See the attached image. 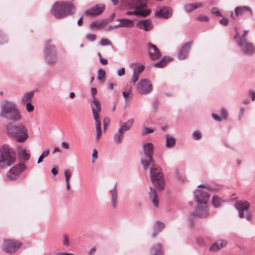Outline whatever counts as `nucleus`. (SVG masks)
Masks as SVG:
<instances>
[{
  "mask_svg": "<svg viewBox=\"0 0 255 255\" xmlns=\"http://www.w3.org/2000/svg\"><path fill=\"white\" fill-rule=\"evenodd\" d=\"M192 43L188 42L184 44L179 49L178 52V58L181 60H184L187 56L189 51L191 48Z\"/></svg>",
  "mask_w": 255,
  "mask_h": 255,
  "instance_id": "obj_22",
  "label": "nucleus"
},
{
  "mask_svg": "<svg viewBox=\"0 0 255 255\" xmlns=\"http://www.w3.org/2000/svg\"><path fill=\"white\" fill-rule=\"evenodd\" d=\"M44 57L48 64H54L57 60V52L55 45L51 44L50 40L45 43Z\"/></svg>",
  "mask_w": 255,
  "mask_h": 255,
  "instance_id": "obj_8",
  "label": "nucleus"
},
{
  "mask_svg": "<svg viewBox=\"0 0 255 255\" xmlns=\"http://www.w3.org/2000/svg\"><path fill=\"white\" fill-rule=\"evenodd\" d=\"M139 75L136 74L133 72V74H132V75L131 76V83H132L133 84L135 83L138 81V80L139 79Z\"/></svg>",
  "mask_w": 255,
  "mask_h": 255,
  "instance_id": "obj_52",
  "label": "nucleus"
},
{
  "mask_svg": "<svg viewBox=\"0 0 255 255\" xmlns=\"http://www.w3.org/2000/svg\"><path fill=\"white\" fill-rule=\"evenodd\" d=\"M100 44L101 45H112L111 42L107 38H102L100 41Z\"/></svg>",
  "mask_w": 255,
  "mask_h": 255,
  "instance_id": "obj_46",
  "label": "nucleus"
},
{
  "mask_svg": "<svg viewBox=\"0 0 255 255\" xmlns=\"http://www.w3.org/2000/svg\"><path fill=\"white\" fill-rule=\"evenodd\" d=\"M176 143L175 139L173 136L167 134L166 135V146L167 148H172Z\"/></svg>",
  "mask_w": 255,
  "mask_h": 255,
  "instance_id": "obj_31",
  "label": "nucleus"
},
{
  "mask_svg": "<svg viewBox=\"0 0 255 255\" xmlns=\"http://www.w3.org/2000/svg\"><path fill=\"white\" fill-rule=\"evenodd\" d=\"M111 198V206L113 208L116 209L118 205V192L117 184L115 183L113 188L110 191Z\"/></svg>",
  "mask_w": 255,
  "mask_h": 255,
  "instance_id": "obj_21",
  "label": "nucleus"
},
{
  "mask_svg": "<svg viewBox=\"0 0 255 255\" xmlns=\"http://www.w3.org/2000/svg\"><path fill=\"white\" fill-rule=\"evenodd\" d=\"M5 132L7 136L17 142L22 143L28 138V130L22 123L9 122L5 126Z\"/></svg>",
  "mask_w": 255,
  "mask_h": 255,
  "instance_id": "obj_1",
  "label": "nucleus"
},
{
  "mask_svg": "<svg viewBox=\"0 0 255 255\" xmlns=\"http://www.w3.org/2000/svg\"><path fill=\"white\" fill-rule=\"evenodd\" d=\"M250 94L251 96L252 101H255V92L252 91H250Z\"/></svg>",
  "mask_w": 255,
  "mask_h": 255,
  "instance_id": "obj_64",
  "label": "nucleus"
},
{
  "mask_svg": "<svg viewBox=\"0 0 255 255\" xmlns=\"http://www.w3.org/2000/svg\"><path fill=\"white\" fill-rule=\"evenodd\" d=\"M74 5L68 1H57L54 3L51 9V14L57 19L62 18L72 13Z\"/></svg>",
  "mask_w": 255,
  "mask_h": 255,
  "instance_id": "obj_5",
  "label": "nucleus"
},
{
  "mask_svg": "<svg viewBox=\"0 0 255 255\" xmlns=\"http://www.w3.org/2000/svg\"><path fill=\"white\" fill-rule=\"evenodd\" d=\"M196 19L198 20L203 21H209V17L206 15H200L196 17Z\"/></svg>",
  "mask_w": 255,
  "mask_h": 255,
  "instance_id": "obj_54",
  "label": "nucleus"
},
{
  "mask_svg": "<svg viewBox=\"0 0 255 255\" xmlns=\"http://www.w3.org/2000/svg\"><path fill=\"white\" fill-rule=\"evenodd\" d=\"M220 23L221 24L223 25H226L228 23V18L227 17H223L220 20Z\"/></svg>",
  "mask_w": 255,
  "mask_h": 255,
  "instance_id": "obj_57",
  "label": "nucleus"
},
{
  "mask_svg": "<svg viewBox=\"0 0 255 255\" xmlns=\"http://www.w3.org/2000/svg\"><path fill=\"white\" fill-rule=\"evenodd\" d=\"M147 0H128L127 7L129 9L126 12L128 15H134L138 17H145L151 13L147 8Z\"/></svg>",
  "mask_w": 255,
  "mask_h": 255,
  "instance_id": "obj_3",
  "label": "nucleus"
},
{
  "mask_svg": "<svg viewBox=\"0 0 255 255\" xmlns=\"http://www.w3.org/2000/svg\"><path fill=\"white\" fill-rule=\"evenodd\" d=\"M120 22L119 26L124 27H132L134 26V22L132 20L128 18H122L118 19Z\"/></svg>",
  "mask_w": 255,
  "mask_h": 255,
  "instance_id": "obj_26",
  "label": "nucleus"
},
{
  "mask_svg": "<svg viewBox=\"0 0 255 255\" xmlns=\"http://www.w3.org/2000/svg\"><path fill=\"white\" fill-rule=\"evenodd\" d=\"M209 214V210L207 206V204H202L198 205L197 208L194 212L190 215L189 220L190 226L193 227L194 223L193 221V218L195 216H197L200 218L207 217Z\"/></svg>",
  "mask_w": 255,
  "mask_h": 255,
  "instance_id": "obj_10",
  "label": "nucleus"
},
{
  "mask_svg": "<svg viewBox=\"0 0 255 255\" xmlns=\"http://www.w3.org/2000/svg\"><path fill=\"white\" fill-rule=\"evenodd\" d=\"M65 182H70V179L72 175V173L69 169H65L64 171Z\"/></svg>",
  "mask_w": 255,
  "mask_h": 255,
  "instance_id": "obj_41",
  "label": "nucleus"
},
{
  "mask_svg": "<svg viewBox=\"0 0 255 255\" xmlns=\"http://www.w3.org/2000/svg\"><path fill=\"white\" fill-rule=\"evenodd\" d=\"M172 13V11L170 7L168 6H161L157 9L155 15L158 18L167 19L171 16Z\"/></svg>",
  "mask_w": 255,
  "mask_h": 255,
  "instance_id": "obj_16",
  "label": "nucleus"
},
{
  "mask_svg": "<svg viewBox=\"0 0 255 255\" xmlns=\"http://www.w3.org/2000/svg\"><path fill=\"white\" fill-rule=\"evenodd\" d=\"M136 27L145 31H149L152 28V22L149 20H139L136 25Z\"/></svg>",
  "mask_w": 255,
  "mask_h": 255,
  "instance_id": "obj_23",
  "label": "nucleus"
},
{
  "mask_svg": "<svg viewBox=\"0 0 255 255\" xmlns=\"http://www.w3.org/2000/svg\"><path fill=\"white\" fill-rule=\"evenodd\" d=\"M221 115L222 118L226 120L227 118V117H228V112H227V110L225 108H223L221 109Z\"/></svg>",
  "mask_w": 255,
  "mask_h": 255,
  "instance_id": "obj_53",
  "label": "nucleus"
},
{
  "mask_svg": "<svg viewBox=\"0 0 255 255\" xmlns=\"http://www.w3.org/2000/svg\"><path fill=\"white\" fill-rule=\"evenodd\" d=\"M227 242L225 240L217 241L211 246L210 250L212 251H217L225 246Z\"/></svg>",
  "mask_w": 255,
  "mask_h": 255,
  "instance_id": "obj_28",
  "label": "nucleus"
},
{
  "mask_svg": "<svg viewBox=\"0 0 255 255\" xmlns=\"http://www.w3.org/2000/svg\"><path fill=\"white\" fill-rule=\"evenodd\" d=\"M6 41L5 36H4L0 31V44L3 43Z\"/></svg>",
  "mask_w": 255,
  "mask_h": 255,
  "instance_id": "obj_59",
  "label": "nucleus"
},
{
  "mask_svg": "<svg viewBox=\"0 0 255 255\" xmlns=\"http://www.w3.org/2000/svg\"><path fill=\"white\" fill-rule=\"evenodd\" d=\"M150 177L155 188L161 191L164 187V176L161 169L158 166H154L150 169Z\"/></svg>",
  "mask_w": 255,
  "mask_h": 255,
  "instance_id": "obj_6",
  "label": "nucleus"
},
{
  "mask_svg": "<svg viewBox=\"0 0 255 255\" xmlns=\"http://www.w3.org/2000/svg\"><path fill=\"white\" fill-rule=\"evenodd\" d=\"M154 145L151 142H146L143 144L142 148V152L147 159H141V163L143 168L146 170L150 164H153V159Z\"/></svg>",
  "mask_w": 255,
  "mask_h": 255,
  "instance_id": "obj_7",
  "label": "nucleus"
},
{
  "mask_svg": "<svg viewBox=\"0 0 255 255\" xmlns=\"http://www.w3.org/2000/svg\"><path fill=\"white\" fill-rule=\"evenodd\" d=\"M246 11H249L251 15L252 16L253 12L251 8L248 6H237L235 9V14L233 12H231L230 16L232 18L235 19L237 16L243 14Z\"/></svg>",
  "mask_w": 255,
  "mask_h": 255,
  "instance_id": "obj_20",
  "label": "nucleus"
},
{
  "mask_svg": "<svg viewBox=\"0 0 255 255\" xmlns=\"http://www.w3.org/2000/svg\"><path fill=\"white\" fill-rule=\"evenodd\" d=\"M34 95V92L31 91L26 93L21 98V102L23 103L30 102Z\"/></svg>",
  "mask_w": 255,
  "mask_h": 255,
  "instance_id": "obj_34",
  "label": "nucleus"
},
{
  "mask_svg": "<svg viewBox=\"0 0 255 255\" xmlns=\"http://www.w3.org/2000/svg\"><path fill=\"white\" fill-rule=\"evenodd\" d=\"M90 103L93 117H99L101 111V102L97 98H94L90 100Z\"/></svg>",
  "mask_w": 255,
  "mask_h": 255,
  "instance_id": "obj_19",
  "label": "nucleus"
},
{
  "mask_svg": "<svg viewBox=\"0 0 255 255\" xmlns=\"http://www.w3.org/2000/svg\"><path fill=\"white\" fill-rule=\"evenodd\" d=\"M105 76V72L104 70L100 69L98 71L97 79L99 80H101Z\"/></svg>",
  "mask_w": 255,
  "mask_h": 255,
  "instance_id": "obj_43",
  "label": "nucleus"
},
{
  "mask_svg": "<svg viewBox=\"0 0 255 255\" xmlns=\"http://www.w3.org/2000/svg\"><path fill=\"white\" fill-rule=\"evenodd\" d=\"M148 52L149 57L152 60H157L161 56L160 52L157 46L150 42L148 43Z\"/></svg>",
  "mask_w": 255,
  "mask_h": 255,
  "instance_id": "obj_17",
  "label": "nucleus"
},
{
  "mask_svg": "<svg viewBox=\"0 0 255 255\" xmlns=\"http://www.w3.org/2000/svg\"><path fill=\"white\" fill-rule=\"evenodd\" d=\"M100 116L93 117L95 121L96 130L102 129L101 123L99 119Z\"/></svg>",
  "mask_w": 255,
  "mask_h": 255,
  "instance_id": "obj_42",
  "label": "nucleus"
},
{
  "mask_svg": "<svg viewBox=\"0 0 255 255\" xmlns=\"http://www.w3.org/2000/svg\"><path fill=\"white\" fill-rule=\"evenodd\" d=\"M145 68V67L143 65H140L139 66H138L136 67L133 69V73H134L136 74H137L138 75H140V74L143 72Z\"/></svg>",
  "mask_w": 255,
  "mask_h": 255,
  "instance_id": "obj_40",
  "label": "nucleus"
},
{
  "mask_svg": "<svg viewBox=\"0 0 255 255\" xmlns=\"http://www.w3.org/2000/svg\"><path fill=\"white\" fill-rule=\"evenodd\" d=\"M110 120L108 118H104L103 120V129L104 131L106 130L107 128L109 126Z\"/></svg>",
  "mask_w": 255,
  "mask_h": 255,
  "instance_id": "obj_45",
  "label": "nucleus"
},
{
  "mask_svg": "<svg viewBox=\"0 0 255 255\" xmlns=\"http://www.w3.org/2000/svg\"><path fill=\"white\" fill-rule=\"evenodd\" d=\"M103 27V25L102 22L98 23L96 21H93L90 24V27L92 29H100Z\"/></svg>",
  "mask_w": 255,
  "mask_h": 255,
  "instance_id": "obj_38",
  "label": "nucleus"
},
{
  "mask_svg": "<svg viewBox=\"0 0 255 255\" xmlns=\"http://www.w3.org/2000/svg\"><path fill=\"white\" fill-rule=\"evenodd\" d=\"M137 89L142 95H147L152 91V86L150 82L147 79H141L138 83Z\"/></svg>",
  "mask_w": 255,
  "mask_h": 255,
  "instance_id": "obj_14",
  "label": "nucleus"
},
{
  "mask_svg": "<svg viewBox=\"0 0 255 255\" xmlns=\"http://www.w3.org/2000/svg\"><path fill=\"white\" fill-rule=\"evenodd\" d=\"M171 60L169 58H166L165 56L163 57L159 61L153 64L154 67L162 68L165 66L167 62Z\"/></svg>",
  "mask_w": 255,
  "mask_h": 255,
  "instance_id": "obj_32",
  "label": "nucleus"
},
{
  "mask_svg": "<svg viewBox=\"0 0 255 255\" xmlns=\"http://www.w3.org/2000/svg\"><path fill=\"white\" fill-rule=\"evenodd\" d=\"M0 107V117L13 122H18L21 119V112L15 102L4 100L1 102Z\"/></svg>",
  "mask_w": 255,
  "mask_h": 255,
  "instance_id": "obj_2",
  "label": "nucleus"
},
{
  "mask_svg": "<svg viewBox=\"0 0 255 255\" xmlns=\"http://www.w3.org/2000/svg\"><path fill=\"white\" fill-rule=\"evenodd\" d=\"M150 192L149 193V197L150 200L152 201L154 206L156 208L158 207V199L156 194V190L149 187Z\"/></svg>",
  "mask_w": 255,
  "mask_h": 255,
  "instance_id": "obj_25",
  "label": "nucleus"
},
{
  "mask_svg": "<svg viewBox=\"0 0 255 255\" xmlns=\"http://www.w3.org/2000/svg\"><path fill=\"white\" fill-rule=\"evenodd\" d=\"M124 134L125 132L119 128L118 131L114 135V139L116 143L120 144L122 142Z\"/></svg>",
  "mask_w": 255,
  "mask_h": 255,
  "instance_id": "obj_30",
  "label": "nucleus"
},
{
  "mask_svg": "<svg viewBox=\"0 0 255 255\" xmlns=\"http://www.w3.org/2000/svg\"><path fill=\"white\" fill-rule=\"evenodd\" d=\"M26 166L22 163L16 164L10 168L6 173V179L8 181H14L16 180L19 176L20 174L24 171Z\"/></svg>",
  "mask_w": 255,
  "mask_h": 255,
  "instance_id": "obj_11",
  "label": "nucleus"
},
{
  "mask_svg": "<svg viewBox=\"0 0 255 255\" xmlns=\"http://www.w3.org/2000/svg\"><path fill=\"white\" fill-rule=\"evenodd\" d=\"M61 146L63 148L65 149H69V143L67 142L63 141L61 143Z\"/></svg>",
  "mask_w": 255,
  "mask_h": 255,
  "instance_id": "obj_62",
  "label": "nucleus"
},
{
  "mask_svg": "<svg viewBox=\"0 0 255 255\" xmlns=\"http://www.w3.org/2000/svg\"><path fill=\"white\" fill-rule=\"evenodd\" d=\"M63 244L65 246H69L70 244L69 242V238L67 235L64 234L63 235Z\"/></svg>",
  "mask_w": 255,
  "mask_h": 255,
  "instance_id": "obj_50",
  "label": "nucleus"
},
{
  "mask_svg": "<svg viewBox=\"0 0 255 255\" xmlns=\"http://www.w3.org/2000/svg\"><path fill=\"white\" fill-rule=\"evenodd\" d=\"M249 33V30H245L244 31L243 33L240 35L238 32H237L234 36V39L236 42H238L239 40L248 39L247 35Z\"/></svg>",
  "mask_w": 255,
  "mask_h": 255,
  "instance_id": "obj_33",
  "label": "nucleus"
},
{
  "mask_svg": "<svg viewBox=\"0 0 255 255\" xmlns=\"http://www.w3.org/2000/svg\"><path fill=\"white\" fill-rule=\"evenodd\" d=\"M193 137L195 139H200L202 137V134L199 131H195L193 133Z\"/></svg>",
  "mask_w": 255,
  "mask_h": 255,
  "instance_id": "obj_48",
  "label": "nucleus"
},
{
  "mask_svg": "<svg viewBox=\"0 0 255 255\" xmlns=\"http://www.w3.org/2000/svg\"><path fill=\"white\" fill-rule=\"evenodd\" d=\"M96 35L93 34H88L86 35V39L90 41H94L96 39Z\"/></svg>",
  "mask_w": 255,
  "mask_h": 255,
  "instance_id": "obj_51",
  "label": "nucleus"
},
{
  "mask_svg": "<svg viewBox=\"0 0 255 255\" xmlns=\"http://www.w3.org/2000/svg\"><path fill=\"white\" fill-rule=\"evenodd\" d=\"M125 74V68H122L118 70V75L119 76H122Z\"/></svg>",
  "mask_w": 255,
  "mask_h": 255,
  "instance_id": "obj_58",
  "label": "nucleus"
},
{
  "mask_svg": "<svg viewBox=\"0 0 255 255\" xmlns=\"http://www.w3.org/2000/svg\"><path fill=\"white\" fill-rule=\"evenodd\" d=\"M236 43L243 54L251 56L255 54V46L248 39L239 40Z\"/></svg>",
  "mask_w": 255,
  "mask_h": 255,
  "instance_id": "obj_9",
  "label": "nucleus"
},
{
  "mask_svg": "<svg viewBox=\"0 0 255 255\" xmlns=\"http://www.w3.org/2000/svg\"><path fill=\"white\" fill-rule=\"evenodd\" d=\"M250 203L248 201L237 202L235 204L236 208L238 210L239 217L241 218L245 217L244 212L247 213L246 218L248 221L252 219V215L251 214L248 213V211L250 206Z\"/></svg>",
  "mask_w": 255,
  "mask_h": 255,
  "instance_id": "obj_12",
  "label": "nucleus"
},
{
  "mask_svg": "<svg viewBox=\"0 0 255 255\" xmlns=\"http://www.w3.org/2000/svg\"><path fill=\"white\" fill-rule=\"evenodd\" d=\"M212 118L218 122H220L221 121V118L217 114L213 113L212 115Z\"/></svg>",
  "mask_w": 255,
  "mask_h": 255,
  "instance_id": "obj_61",
  "label": "nucleus"
},
{
  "mask_svg": "<svg viewBox=\"0 0 255 255\" xmlns=\"http://www.w3.org/2000/svg\"><path fill=\"white\" fill-rule=\"evenodd\" d=\"M164 228V223L159 221L155 222L153 226V230H156L158 232L161 231Z\"/></svg>",
  "mask_w": 255,
  "mask_h": 255,
  "instance_id": "obj_37",
  "label": "nucleus"
},
{
  "mask_svg": "<svg viewBox=\"0 0 255 255\" xmlns=\"http://www.w3.org/2000/svg\"><path fill=\"white\" fill-rule=\"evenodd\" d=\"M100 60V62H101V64H102L103 65H107L108 64V60L107 59H105V58H100V59L99 60Z\"/></svg>",
  "mask_w": 255,
  "mask_h": 255,
  "instance_id": "obj_63",
  "label": "nucleus"
},
{
  "mask_svg": "<svg viewBox=\"0 0 255 255\" xmlns=\"http://www.w3.org/2000/svg\"><path fill=\"white\" fill-rule=\"evenodd\" d=\"M19 156L25 161H28L30 158V154L26 152L25 149H23L18 152Z\"/></svg>",
  "mask_w": 255,
  "mask_h": 255,
  "instance_id": "obj_36",
  "label": "nucleus"
},
{
  "mask_svg": "<svg viewBox=\"0 0 255 255\" xmlns=\"http://www.w3.org/2000/svg\"><path fill=\"white\" fill-rule=\"evenodd\" d=\"M202 5L203 4L201 2L190 3L186 4L184 6V9L187 12H189L202 6Z\"/></svg>",
  "mask_w": 255,
  "mask_h": 255,
  "instance_id": "obj_29",
  "label": "nucleus"
},
{
  "mask_svg": "<svg viewBox=\"0 0 255 255\" xmlns=\"http://www.w3.org/2000/svg\"><path fill=\"white\" fill-rule=\"evenodd\" d=\"M103 4H96V5L87 9L85 14L88 16H95L102 13L105 9Z\"/></svg>",
  "mask_w": 255,
  "mask_h": 255,
  "instance_id": "obj_18",
  "label": "nucleus"
},
{
  "mask_svg": "<svg viewBox=\"0 0 255 255\" xmlns=\"http://www.w3.org/2000/svg\"><path fill=\"white\" fill-rule=\"evenodd\" d=\"M150 255H163L162 244L157 243L154 245L150 249Z\"/></svg>",
  "mask_w": 255,
  "mask_h": 255,
  "instance_id": "obj_24",
  "label": "nucleus"
},
{
  "mask_svg": "<svg viewBox=\"0 0 255 255\" xmlns=\"http://www.w3.org/2000/svg\"><path fill=\"white\" fill-rule=\"evenodd\" d=\"M134 123L133 119H130L128 120L126 122L123 123L119 128L121 130H122L124 132L128 131L132 126H133Z\"/></svg>",
  "mask_w": 255,
  "mask_h": 255,
  "instance_id": "obj_27",
  "label": "nucleus"
},
{
  "mask_svg": "<svg viewBox=\"0 0 255 255\" xmlns=\"http://www.w3.org/2000/svg\"><path fill=\"white\" fill-rule=\"evenodd\" d=\"M131 93L130 90H129L128 91H123L122 92V94H123V97L125 99L126 103L128 102V97L129 94H130Z\"/></svg>",
  "mask_w": 255,
  "mask_h": 255,
  "instance_id": "obj_49",
  "label": "nucleus"
},
{
  "mask_svg": "<svg viewBox=\"0 0 255 255\" xmlns=\"http://www.w3.org/2000/svg\"><path fill=\"white\" fill-rule=\"evenodd\" d=\"M49 151H50L49 149H47L46 150H45L42 153V154L40 155V156L39 157V158L38 159V161H37L38 164L41 163L43 161V158H45L49 155Z\"/></svg>",
  "mask_w": 255,
  "mask_h": 255,
  "instance_id": "obj_39",
  "label": "nucleus"
},
{
  "mask_svg": "<svg viewBox=\"0 0 255 255\" xmlns=\"http://www.w3.org/2000/svg\"><path fill=\"white\" fill-rule=\"evenodd\" d=\"M21 243L19 242L7 240L5 241L3 246V250L8 254H13L21 247Z\"/></svg>",
  "mask_w": 255,
  "mask_h": 255,
  "instance_id": "obj_13",
  "label": "nucleus"
},
{
  "mask_svg": "<svg viewBox=\"0 0 255 255\" xmlns=\"http://www.w3.org/2000/svg\"><path fill=\"white\" fill-rule=\"evenodd\" d=\"M153 132V130L146 127H144L141 132L142 135H146Z\"/></svg>",
  "mask_w": 255,
  "mask_h": 255,
  "instance_id": "obj_44",
  "label": "nucleus"
},
{
  "mask_svg": "<svg viewBox=\"0 0 255 255\" xmlns=\"http://www.w3.org/2000/svg\"><path fill=\"white\" fill-rule=\"evenodd\" d=\"M223 201V200L217 196H214L212 197V204L216 208L221 207Z\"/></svg>",
  "mask_w": 255,
  "mask_h": 255,
  "instance_id": "obj_35",
  "label": "nucleus"
},
{
  "mask_svg": "<svg viewBox=\"0 0 255 255\" xmlns=\"http://www.w3.org/2000/svg\"><path fill=\"white\" fill-rule=\"evenodd\" d=\"M96 135L95 137V139L97 141H98L102 136V129H97L96 130Z\"/></svg>",
  "mask_w": 255,
  "mask_h": 255,
  "instance_id": "obj_55",
  "label": "nucleus"
},
{
  "mask_svg": "<svg viewBox=\"0 0 255 255\" xmlns=\"http://www.w3.org/2000/svg\"><path fill=\"white\" fill-rule=\"evenodd\" d=\"M195 201L199 204H207L209 197V194L201 189H197L194 194Z\"/></svg>",
  "mask_w": 255,
  "mask_h": 255,
  "instance_id": "obj_15",
  "label": "nucleus"
},
{
  "mask_svg": "<svg viewBox=\"0 0 255 255\" xmlns=\"http://www.w3.org/2000/svg\"><path fill=\"white\" fill-rule=\"evenodd\" d=\"M16 158L15 150L7 144L0 147V168L4 169L14 164Z\"/></svg>",
  "mask_w": 255,
  "mask_h": 255,
  "instance_id": "obj_4",
  "label": "nucleus"
},
{
  "mask_svg": "<svg viewBox=\"0 0 255 255\" xmlns=\"http://www.w3.org/2000/svg\"><path fill=\"white\" fill-rule=\"evenodd\" d=\"M91 95H92V99H94V98H96L95 97V95L97 93V89L95 88H92L91 89Z\"/></svg>",
  "mask_w": 255,
  "mask_h": 255,
  "instance_id": "obj_60",
  "label": "nucleus"
},
{
  "mask_svg": "<svg viewBox=\"0 0 255 255\" xmlns=\"http://www.w3.org/2000/svg\"><path fill=\"white\" fill-rule=\"evenodd\" d=\"M26 108L28 112H31L34 110V107L30 102H27Z\"/></svg>",
  "mask_w": 255,
  "mask_h": 255,
  "instance_id": "obj_56",
  "label": "nucleus"
},
{
  "mask_svg": "<svg viewBox=\"0 0 255 255\" xmlns=\"http://www.w3.org/2000/svg\"><path fill=\"white\" fill-rule=\"evenodd\" d=\"M212 12L213 14L215 15L216 16H222V13L220 11L219 9L217 7H213L212 9Z\"/></svg>",
  "mask_w": 255,
  "mask_h": 255,
  "instance_id": "obj_47",
  "label": "nucleus"
}]
</instances>
